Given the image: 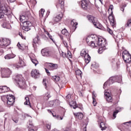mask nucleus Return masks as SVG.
Masks as SVG:
<instances>
[{"mask_svg":"<svg viewBox=\"0 0 131 131\" xmlns=\"http://www.w3.org/2000/svg\"><path fill=\"white\" fill-rule=\"evenodd\" d=\"M63 17V15L62 14H59L56 17H54L53 20L54 22H59V21H60L61 19H62V17Z\"/></svg>","mask_w":131,"mask_h":131,"instance_id":"obj_23","label":"nucleus"},{"mask_svg":"<svg viewBox=\"0 0 131 131\" xmlns=\"http://www.w3.org/2000/svg\"><path fill=\"white\" fill-rule=\"evenodd\" d=\"M96 97H97V94L95 93V92H93V95H92L93 99H96Z\"/></svg>","mask_w":131,"mask_h":131,"instance_id":"obj_53","label":"nucleus"},{"mask_svg":"<svg viewBox=\"0 0 131 131\" xmlns=\"http://www.w3.org/2000/svg\"><path fill=\"white\" fill-rule=\"evenodd\" d=\"M61 33L63 35H66V36H68L69 35V33L68 31H67V30L66 29H63L61 31Z\"/></svg>","mask_w":131,"mask_h":131,"instance_id":"obj_32","label":"nucleus"},{"mask_svg":"<svg viewBox=\"0 0 131 131\" xmlns=\"http://www.w3.org/2000/svg\"><path fill=\"white\" fill-rule=\"evenodd\" d=\"M5 109L3 108L2 106H0V112H4Z\"/></svg>","mask_w":131,"mask_h":131,"instance_id":"obj_58","label":"nucleus"},{"mask_svg":"<svg viewBox=\"0 0 131 131\" xmlns=\"http://www.w3.org/2000/svg\"><path fill=\"white\" fill-rule=\"evenodd\" d=\"M93 104L94 106H96V105H97V101H96V98L93 99Z\"/></svg>","mask_w":131,"mask_h":131,"instance_id":"obj_52","label":"nucleus"},{"mask_svg":"<svg viewBox=\"0 0 131 131\" xmlns=\"http://www.w3.org/2000/svg\"><path fill=\"white\" fill-rule=\"evenodd\" d=\"M16 57V55L13 54H7L5 57L6 60H10V59H13Z\"/></svg>","mask_w":131,"mask_h":131,"instance_id":"obj_19","label":"nucleus"},{"mask_svg":"<svg viewBox=\"0 0 131 131\" xmlns=\"http://www.w3.org/2000/svg\"><path fill=\"white\" fill-rule=\"evenodd\" d=\"M52 125V124L51 123H48L46 124V127L48 128V129H51V126Z\"/></svg>","mask_w":131,"mask_h":131,"instance_id":"obj_48","label":"nucleus"},{"mask_svg":"<svg viewBox=\"0 0 131 131\" xmlns=\"http://www.w3.org/2000/svg\"><path fill=\"white\" fill-rule=\"evenodd\" d=\"M10 91V88L7 86H0V94L3 93H7Z\"/></svg>","mask_w":131,"mask_h":131,"instance_id":"obj_16","label":"nucleus"},{"mask_svg":"<svg viewBox=\"0 0 131 131\" xmlns=\"http://www.w3.org/2000/svg\"><path fill=\"white\" fill-rule=\"evenodd\" d=\"M122 76H121V80H120V81H119V79H120V78H116L115 79V81H116L117 82H121V81H122Z\"/></svg>","mask_w":131,"mask_h":131,"instance_id":"obj_50","label":"nucleus"},{"mask_svg":"<svg viewBox=\"0 0 131 131\" xmlns=\"http://www.w3.org/2000/svg\"><path fill=\"white\" fill-rule=\"evenodd\" d=\"M74 115L76 116V118L80 120L83 118V114L82 113H74Z\"/></svg>","mask_w":131,"mask_h":131,"instance_id":"obj_22","label":"nucleus"},{"mask_svg":"<svg viewBox=\"0 0 131 131\" xmlns=\"http://www.w3.org/2000/svg\"><path fill=\"white\" fill-rule=\"evenodd\" d=\"M12 120L15 123H18V121H19V119H18V118H15V117H12Z\"/></svg>","mask_w":131,"mask_h":131,"instance_id":"obj_45","label":"nucleus"},{"mask_svg":"<svg viewBox=\"0 0 131 131\" xmlns=\"http://www.w3.org/2000/svg\"><path fill=\"white\" fill-rule=\"evenodd\" d=\"M78 24L75 19H73L71 22V25L74 29H76Z\"/></svg>","mask_w":131,"mask_h":131,"instance_id":"obj_21","label":"nucleus"},{"mask_svg":"<svg viewBox=\"0 0 131 131\" xmlns=\"http://www.w3.org/2000/svg\"><path fill=\"white\" fill-rule=\"evenodd\" d=\"M39 40L38 36H37L33 39V42L34 43H37Z\"/></svg>","mask_w":131,"mask_h":131,"instance_id":"obj_42","label":"nucleus"},{"mask_svg":"<svg viewBox=\"0 0 131 131\" xmlns=\"http://www.w3.org/2000/svg\"><path fill=\"white\" fill-rule=\"evenodd\" d=\"M110 9L112 12L108 16V19L110 20L111 26L114 28V27L116 26V21L115 20V17H114V15H113V12L112 11V10H113V5H111L110 6Z\"/></svg>","mask_w":131,"mask_h":131,"instance_id":"obj_7","label":"nucleus"},{"mask_svg":"<svg viewBox=\"0 0 131 131\" xmlns=\"http://www.w3.org/2000/svg\"><path fill=\"white\" fill-rule=\"evenodd\" d=\"M52 79L54 81H59V80H60V77L58 76H54L52 77Z\"/></svg>","mask_w":131,"mask_h":131,"instance_id":"obj_35","label":"nucleus"},{"mask_svg":"<svg viewBox=\"0 0 131 131\" xmlns=\"http://www.w3.org/2000/svg\"><path fill=\"white\" fill-rule=\"evenodd\" d=\"M10 3H14L16 2V0H8Z\"/></svg>","mask_w":131,"mask_h":131,"instance_id":"obj_61","label":"nucleus"},{"mask_svg":"<svg viewBox=\"0 0 131 131\" xmlns=\"http://www.w3.org/2000/svg\"><path fill=\"white\" fill-rule=\"evenodd\" d=\"M87 18L88 20H89L90 22H91L93 24L94 23V22H95V20H97V18L96 17H94L92 15L88 16Z\"/></svg>","mask_w":131,"mask_h":131,"instance_id":"obj_27","label":"nucleus"},{"mask_svg":"<svg viewBox=\"0 0 131 131\" xmlns=\"http://www.w3.org/2000/svg\"><path fill=\"white\" fill-rule=\"evenodd\" d=\"M1 99L4 104L7 105L8 107H11L15 102V97L13 95L3 96Z\"/></svg>","mask_w":131,"mask_h":131,"instance_id":"obj_3","label":"nucleus"},{"mask_svg":"<svg viewBox=\"0 0 131 131\" xmlns=\"http://www.w3.org/2000/svg\"><path fill=\"white\" fill-rule=\"evenodd\" d=\"M31 75L34 78H37L39 77V72L37 70H33L31 72Z\"/></svg>","mask_w":131,"mask_h":131,"instance_id":"obj_13","label":"nucleus"},{"mask_svg":"<svg viewBox=\"0 0 131 131\" xmlns=\"http://www.w3.org/2000/svg\"><path fill=\"white\" fill-rule=\"evenodd\" d=\"M80 55L84 57L85 63L89 64L91 61V56L85 49H83L80 52Z\"/></svg>","mask_w":131,"mask_h":131,"instance_id":"obj_8","label":"nucleus"},{"mask_svg":"<svg viewBox=\"0 0 131 131\" xmlns=\"http://www.w3.org/2000/svg\"><path fill=\"white\" fill-rule=\"evenodd\" d=\"M69 103L70 104V106H71V107H73V109L78 108V106H77V104H76V102L75 101L72 100Z\"/></svg>","mask_w":131,"mask_h":131,"instance_id":"obj_20","label":"nucleus"},{"mask_svg":"<svg viewBox=\"0 0 131 131\" xmlns=\"http://www.w3.org/2000/svg\"><path fill=\"white\" fill-rule=\"evenodd\" d=\"M104 95L106 97V101L108 102V103H111L113 99H112V97H111V95L109 92H105Z\"/></svg>","mask_w":131,"mask_h":131,"instance_id":"obj_15","label":"nucleus"},{"mask_svg":"<svg viewBox=\"0 0 131 131\" xmlns=\"http://www.w3.org/2000/svg\"><path fill=\"white\" fill-rule=\"evenodd\" d=\"M120 78L119 81L121 80V76H112L110 78V79L104 83L103 85V89H105L107 84L108 83V85H110V84H113V83H114V82L115 81V79L116 78Z\"/></svg>","mask_w":131,"mask_h":131,"instance_id":"obj_9","label":"nucleus"},{"mask_svg":"<svg viewBox=\"0 0 131 131\" xmlns=\"http://www.w3.org/2000/svg\"><path fill=\"white\" fill-rule=\"evenodd\" d=\"M122 58L124 61L126 63H129L131 61V55L126 50L123 52Z\"/></svg>","mask_w":131,"mask_h":131,"instance_id":"obj_10","label":"nucleus"},{"mask_svg":"<svg viewBox=\"0 0 131 131\" xmlns=\"http://www.w3.org/2000/svg\"><path fill=\"white\" fill-rule=\"evenodd\" d=\"M47 16H49V15H50V11H48L47 12Z\"/></svg>","mask_w":131,"mask_h":131,"instance_id":"obj_63","label":"nucleus"},{"mask_svg":"<svg viewBox=\"0 0 131 131\" xmlns=\"http://www.w3.org/2000/svg\"><path fill=\"white\" fill-rule=\"evenodd\" d=\"M118 112H119V111L118 110H116L115 112H114L113 113V119H115V118H116V115H117V114L118 113Z\"/></svg>","mask_w":131,"mask_h":131,"instance_id":"obj_41","label":"nucleus"},{"mask_svg":"<svg viewBox=\"0 0 131 131\" xmlns=\"http://www.w3.org/2000/svg\"><path fill=\"white\" fill-rule=\"evenodd\" d=\"M44 32H45L46 34H47L50 39H51L53 41V42L55 43V40H54V39H53V37L51 36V35L50 34V33H49L48 31H46V30H44Z\"/></svg>","mask_w":131,"mask_h":131,"instance_id":"obj_30","label":"nucleus"},{"mask_svg":"<svg viewBox=\"0 0 131 131\" xmlns=\"http://www.w3.org/2000/svg\"><path fill=\"white\" fill-rule=\"evenodd\" d=\"M91 67L92 68H95V69H97V68L99 67V66L98 65V64H96V62H94L92 64Z\"/></svg>","mask_w":131,"mask_h":131,"instance_id":"obj_40","label":"nucleus"},{"mask_svg":"<svg viewBox=\"0 0 131 131\" xmlns=\"http://www.w3.org/2000/svg\"><path fill=\"white\" fill-rule=\"evenodd\" d=\"M99 126L101 130H105L106 128H107V126L105 125V123L103 122H100Z\"/></svg>","mask_w":131,"mask_h":131,"instance_id":"obj_28","label":"nucleus"},{"mask_svg":"<svg viewBox=\"0 0 131 131\" xmlns=\"http://www.w3.org/2000/svg\"><path fill=\"white\" fill-rule=\"evenodd\" d=\"M2 76L3 78L10 77V75L12 74V71L9 68H4L1 71Z\"/></svg>","mask_w":131,"mask_h":131,"instance_id":"obj_11","label":"nucleus"},{"mask_svg":"<svg viewBox=\"0 0 131 131\" xmlns=\"http://www.w3.org/2000/svg\"><path fill=\"white\" fill-rule=\"evenodd\" d=\"M17 46L18 47V49H19V50H24V47L20 45L19 42L17 43Z\"/></svg>","mask_w":131,"mask_h":131,"instance_id":"obj_43","label":"nucleus"},{"mask_svg":"<svg viewBox=\"0 0 131 131\" xmlns=\"http://www.w3.org/2000/svg\"><path fill=\"white\" fill-rule=\"evenodd\" d=\"M2 27L3 28H6L7 29H11V25L9 23H8V21L4 22L2 25Z\"/></svg>","mask_w":131,"mask_h":131,"instance_id":"obj_24","label":"nucleus"},{"mask_svg":"<svg viewBox=\"0 0 131 131\" xmlns=\"http://www.w3.org/2000/svg\"><path fill=\"white\" fill-rule=\"evenodd\" d=\"M84 131H86V126H85L84 129H83Z\"/></svg>","mask_w":131,"mask_h":131,"instance_id":"obj_64","label":"nucleus"},{"mask_svg":"<svg viewBox=\"0 0 131 131\" xmlns=\"http://www.w3.org/2000/svg\"><path fill=\"white\" fill-rule=\"evenodd\" d=\"M51 98V95L49 93H47L45 94V96H44L45 100H46V101H48L49 99Z\"/></svg>","mask_w":131,"mask_h":131,"instance_id":"obj_36","label":"nucleus"},{"mask_svg":"<svg viewBox=\"0 0 131 131\" xmlns=\"http://www.w3.org/2000/svg\"><path fill=\"white\" fill-rule=\"evenodd\" d=\"M72 57V55H71V52L70 51H68V53L67 54V58H71Z\"/></svg>","mask_w":131,"mask_h":131,"instance_id":"obj_47","label":"nucleus"},{"mask_svg":"<svg viewBox=\"0 0 131 131\" xmlns=\"http://www.w3.org/2000/svg\"><path fill=\"white\" fill-rule=\"evenodd\" d=\"M57 119L58 120H62L63 119V117H61V116H57Z\"/></svg>","mask_w":131,"mask_h":131,"instance_id":"obj_54","label":"nucleus"},{"mask_svg":"<svg viewBox=\"0 0 131 131\" xmlns=\"http://www.w3.org/2000/svg\"><path fill=\"white\" fill-rule=\"evenodd\" d=\"M30 15V13L29 12H27L25 15H20L19 17V20L23 24V29L25 31H29V30L31 29V28H30V26H31V23L29 21H27Z\"/></svg>","mask_w":131,"mask_h":131,"instance_id":"obj_2","label":"nucleus"},{"mask_svg":"<svg viewBox=\"0 0 131 131\" xmlns=\"http://www.w3.org/2000/svg\"><path fill=\"white\" fill-rule=\"evenodd\" d=\"M55 102V100H52L49 102V106L50 107H53L54 106V103Z\"/></svg>","mask_w":131,"mask_h":131,"instance_id":"obj_44","label":"nucleus"},{"mask_svg":"<svg viewBox=\"0 0 131 131\" xmlns=\"http://www.w3.org/2000/svg\"><path fill=\"white\" fill-rule=\"evenodd\" d=\"M31 60L33 64H34L35 66H36L37 64H38V61L36 59L31 58Z\"/></svg>","mask_w":131,"mask_h":131,"instance_id":"obj_39","label":"nucleus"},{"mask_svg":"<svg viewBox=\"0 0 131 131\" xmlns=\"http://www.w3.org/2000/svg\"><path fill=\"white\" fill-rule=\"evenodd\" d=\"M131 27V18L128 19L126 23L125 24V27Z\"/></svg>","mask_w":131,"mask_h":131,"instance_id":"obj_31","label":"nucleus"},{"mask_svg":"<svg viewBox=\"0 0 131 131\" xmlns=\"http://www.w3.org/2000/svg\"><path fill=\"white\" fill-rule=\"evenodd\" d=\"M45 13V9H41L39 11V15L40 18H42L43 17V14Z\"/></svg>","mask_w":131,"mask_h":131,"instance_id":"obj_33","label":"nucleus"},{"mask_svg":"<svg viewBox=\"0 0 131 131\" xmlns=\"http://www.w3.org/2000/svg\"><path fill=\"white\" fill-rule=\"evenodd\" d=\"M60 38H61L64 47L66 48H67V47H68V45L67 44V42H66V40L65 39H64V37H63V36H61Z\"/></svg>","mask_w":131,"mask_h":131,"instance_id":"obj_29","label":"nucleus"},{"mask_svg":"<svg viewBox=\"0 0 131 131\" xmlns=\"http://www.w3.org/2000/svg\"><path fill=\"white\" fill-rule=\"evenodd\" d=\"M16 83H17L19 88L23 90L26 88V82L25 79L22 76V75H17L15 78Z\"/></svg>","mask_w":131,"mask_h":131,"instance_id":"obj_4","label":"nucleus"},{"mask_svg":"<svg viewBox=\"0 0 131 131\" xmlns=\"http://www.w3.org/2000/svg\"><path fill=\"white\" fill-rule=\"evenodd\" d=\"M121 11H122L123 12H123H124V7H122L121 8Z\"/></svg>","mask_w":131,"mask_h":131,"instance_id":"obj_62","label":"nucleus"},{"mask_svg":"<svg viewBox=\"0 0 131 131\" xmlns=\"http://www.w3.org/2000/svg\"><path fill=\"white\" fill-rule=\"evenodd\" d=\"M25 101L24 102V104L28 105V106H29V107H30V108H31V103H30V101L29 100V97H25Z\"/></svg>","mask_w":131,"mask_h":131,"instance_id":"obj_25","label":"nucleus"},{"mask_svg":"<svg viewBox=\"0 0 131 131\" xmlns=\"http://www.w3.org/2000/svg\"><path fill=\"white\" fill-rule=\"evenodd\" d=\"M49 66H50V68L52 69H58V64L53 63H48Z\"/></svg>","mask_w":131,"mask_h":131,"instance_id":"obj_26","label":"nucleus"},{"mask_svg":"<svg viewBox=\"0 0 131 131\" xmlns=\"http://www.w3.org/2000/svg\"><path fill=\"white\" fill-rule=\"evenodd\" d=\"M107 31L108 33H110V34H111V35L113 34V32L112 31V30H111L110 28H107Z\"/></svg>","mask_w":131,"mask_h":131,"instance_id":"obj_49","label":"nucleus"},{"mask_svg":"<svg viewBox=\"0 0 131 131\" xmlns=\"http://www.w3.org/2000/svg\"><path fill=\"white\" fill-rule=\"evenodd\" d=\"M93 24L96 28H98V29H102V25L98 21V19H95V21L93 22Z\"/></svg>","mask_w":131,"mask_h":131,"instance_id":"obj_18","label":"nucleus"},{"mask_svg":"<svg viewBox=\"0 0 131 131\" xmlns=\"http://www.w3.org/2000/svg\"><path fill=\"white\" fill-rule=\"evenodd\" d=\"M3 4H5V0H0V12H3L4 13H5V15H7V13L9 11L8 10V5L3 6Z\"/></svg>","mask_w":131,"mask_h":131,"instance_id":"obj_12","label":"nucleus"},{"mask_svg":"<svg viewBox=\"0 0 131 131\" xmlns=\"http://www.w3.org/2000/svg\"><path fill=\"white\" fill-rule=\"evenodd\" d=\"M30 3L32 4L33 6H34L36 4V1L35 0H30Z\"/></svg>","mask_w":131,"mask_h":131,"instance_id":"obj_51","label":"nucleus"},{"mask_svg":"<svg viewBox=\"0 0 131 131\" xmlns=\"http://www.w3.org/2000/svg\"><path fill=\"white\" fill-rule=\"evenodd\" d=\"M86 41L88 46L92 48L95 47H100L98 50L99 54H102L105 51V43H106V39L102 37L98 38L94 36H91L86 38Z\"/></svg>","mask_w":131,"mask_h":131,"instance_id":"obj_1","label":"nucleus"},{"mask_svg":"<svg viewBox=\"0 0 131 131\" xmlns=\"http://www.w3.org/2000/svg\"><path fill=\"white\" fill-rule=\"evenodd\" d=\"M5 15H6L5 13H4L3 11H0V19L4 18V17H5Z\"/></svg>","mask_w":131,"mask_h":131,"instance_id":"obj_46","label":"nucleus"},{"mask_svg":"<svg viewBox=\"0 0 131 131\" xmlns=\"http://www.w3.org/2000/svg\"><path fill=\"white\" fill-rule=\"evenodd\" d=\"M76 75H78L79 76H80V77H81L82 72H81V71H80V70H77L76 71Z\"/></svg>","mask_w":131,"mask_h":131,"instance_id":"obj_37","label":"nucleus"},{"mask_svg":"<svg viewBox=\"0 0 131 131\" xmlns=\"http://www.w3.org/2000/svg\"><path fill=\"white\" fill-rule=\"evenodd\" d=\"M46 72L47 73L48 75H51V73L49 71V70L45 69Z\"/></svg>","mask_w":131,"mask_h":131,"instance_id":"obj_56","label":"nucleus"},{"mask_svg":"<svg viewBox=\"0 0 131 131\" xmlns=\"http://www.w3.org/2000/svg\"><path fill=\"white\" fill-rule=\"evenodd\" d=\"M43 84L46 87L45 88L47 89V83H46V79H43Z\"/></svg>","mask_w":131,"mask_h":131,"instance_id":"obj_55","label":"nucleus"},{"mask_svg":"<svg viewBox=\"0 0 131 131\" xmlns=\"http://www.w3.org/2000/svg\"><path fill=\"white\" fill-rule=\"evenodd\" d=\"M58 4L59 6H60L61 9H63L64 8V1L63 0H59Z\"/></svg>","mask_w":131,"mask_h":131,"instance_id":"obj_34","label":"nucleus"},{"mask_svg":"<svg viewBox=\"0 0 131 131\" xmlns=\"http://www.w3.org/2000/svg\"><path fill=\"white\" fill-rule=\"evenodd\" d=\"M66 99H67V102H70L71 100V95L69 94L66 96Z\"/></svg>","mask_w":131,"mask_h":131,"instance_id":"obj_38","label":"nucleus"},{"mask_svg":"<svg viewBox=\"0 0 131 131\" xmlns=\"http://www.w3.org/2000/svg\"><path fill=\"white\" fill-rule=\"evenodd\" d=\"M11 45V41L9 39L3 38L0 40V53H4V50L3 49H5L8 46Z\"/></svg>","mask_w":131,"mask_h":131,"instance_id":"obj_6","label":"nucleus"},{"mask_svg":"<svg viewBox=\"0 0 131 131\" xmlns=\"http://www.w3.org/2000/svg\"><path fill=\"white\" fill-rule=\"evenodd\" d=\"M79 96H80V97H83V94H82V93L80 92L79 94Z\"/></svg>","mask_w":131,"mask_h":131,"instance_id":"obj_60","label":"nucleus"},{"mask_svg":"<svg viewBox=\"0 0 131 131\" xmlns=\"http://www.w3.org/2000/svg\"><path fill=\"white\" fill-rule=\"evenodd\" d=\"M81 7L84 10L88 9V6H89V2L86 0H82L81 1Z\"/></svg>","mask_w":131,"mask_h":131,"instance_id":"obj_14","label":"nucleus"},{"mask_svg":"<svg viewBox=\"0 0 131 131\" xmlns=\"http://www.w3.org/2000/svg\"><path fill=\"white\" fill-rule=\"evenodd\" d=\"M25 66V62L19 58V61H18L17 65L15 66L16 68H21L22 67H24Z\"/></svg>","mask_w":131,"mask_h":131,"instance_id":"obj_17","label":"nucleus"},{"mask_svg":"<svg viewBox=\"0 0 131 131\" xmlns=\"http://www.w3.org/2000/svg\"><path fill=\"white\" fill-rule=\"evenodd\" d=\"M41 53L43 57H52L56 53V51L54 49L44 48L41 50Z\"/></svg>","mask_w":131,"mask_h":131,"instance_id":"obj_5","label":"nucleus"},{"mask_svg":"<svg viewBox=\"0 0 131 131\" xmlns=\"http://www.w3.org/2000/svg\"><path fill=\"white\" fill-rule=\"evenodd\" d=\"M62 55L63 58H66V57H67V54H66V53L62 52Z\"/></svg>","mask_w":131,"mask_h":131,"instance_id":"obj_57","label":"nucleus"},{"mask_svg":"<svg viewBox=\"0 0 131 131\" xmlns=\"http://www.w3.org/2000/svg\"><path fill=\"white\" fill-rule=\"evenodd\" d=\"M19 35H20V36H21V38H23V39H24V37H23V35H22V33H20L19 34Z\"/></svg>","mask_w":131,"mask_h":131,"instance_id":"obj_59","label":"nucleus"}]
</instances>
